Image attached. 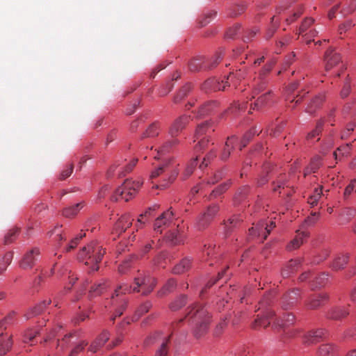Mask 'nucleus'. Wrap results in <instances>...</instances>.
Masks as SVG:
<instances>
[{"mask_svg": "<svg viewBox=\"0 0 356 356\" xmlns=\"http://www.w3.org/2000/svg\"><path fill=\"white\" fill-rule=\"evenodd\" d=\"M105 254L106 249L99 243L92 241L79 251L77 258L79 261L88 266L89 273H92L99 270V264Z\"/></svg>", "mask_w": 356, "mask_h": 356, "instance_id": "obj_1", "label": "nucleus"}, {"mask_svg": "<svg viewBox=\"0 0 356 356\" xmlns=\"http://www.w3.org/2000/svg\"><path fill=\"white\" fill-rule=\"evenodd\" d=\"M188 315L194 335L200 337L205 334L209 330L211 318L207 309L204 307L195 305Z\"/></svg>", "mask_w": 356, "mask_h": 356, "instance_id": "obj_2", "label": "nucleus"}, {"mask_svg": "<svg viewBox=\"0 0 356 356\" xmlns=\"http://www.w3.org/2000/svg\"><path fill=\"white\" fill-rule=\"evenodd\" d=\"M273 299V293H268L259 302V309H261L262 311L261 314L257 315V318L252 324L254 329L265 328L270 325V321L275 316V312L266 307L272 302Z\"/></svg>", "mask_w": 356, "mask_h": 356, "instance_id": "obj_3", "label": "nucleus"}, {"mask_svg": "<svg viewBox=\"0 0 356 356\" xmlns=\"http://www.w3.org/2000/svg\"><path fill=\"white\" fill-rule=\"evenodd\" d=\"M177 175L178 171L176 169V166L172 164L169 161L160 164L152 170L150 175V179H154L160 178L162 175H168V178H165L164 182L157 183L156 185V188L164 189L174 182Z\"/></svg>", "mask_w": 356, "mask_h": 356, "instance_id": "obj_4", "label": "nucleus"}, {"mask_svg": "<svg viewBox=\"0 0 356 356\" xmlns=\"http://www.w3.org/2000/svg\"><path fill=\"white\" fill-rule=\"evenodd\" d=\"M156 285V279L148 273L138 270L134 279L133 292L141 293L143 296L149 294Z\"/></svg>", "mask_w": 356, "mask_h": 356, "instance_id": "obj_5", "label": "nucleus"}, {"mask_svg": "<svg viewBox=\"0 0 356 356\" xmlns=\"http://www.w3.org/2000/svg\"><path fill=\"white\" fill-rule=\"evenodd\" d=\"M143 181L138 179L136 181L127 179L122 184V188H117L111 197V200L118 201L120 198L126 202L132 199L138 193L143 185Z\"/></svg>", "mask_w": 356, "mask_h": 356, "instance_id": "obj_6", "label": "nucleus"}, {"mask_svg": "<svg viewBox=\"0 0 356 356\" xmlns=\"http://www.w3.org/2000/svg\"><path fill=\"white\" fill-rule=\"evenodd\" d=\"M275 65V60H272L266 63V65L259 72L257 79L255 80V83L253 85L252 89V98H255V96L259 95L261 92L264 91L268 83L266 77L268 76L270 72L272 71L273 67Z\"/></svg>", "mask_w": 356, "mask_h": 356, "instance_id": "obj_7", "label": "nucleus"}, {"mask_svg": "<svg viewBox=\"0 0 356 356\" xmlns=\"http://www.w3.org/2000/svg\"><path fill=\"white\" fill-rule=\"evenodd\" d=\"M219 211L220 207L218 204L209 205L206 210L197 218L195 222L196 229L198 230L206 229L217 216Z\"/></svg>", "mask_w": 356, "mask_h": 356, "instance_id": "obj_8", "label": "nucleus"}, {"mask_svg": "<svg viewBox=\"0 0 356 356\" xmlns=\"http://www.w3.org/2000/svg\"><path fill=\"white\" fill-rule=\"evenodd\" d=\"M234 76H235L233 74H229L227 77V81H225L224 80L220 81L219 79L215 77L209 78L202 84L201 89L204 92L225 90V88L229 86L228 84V81L230 80L232 81Z\"/></svg>", "mask_w": 356, "mask_h": 356, "instance_id": "obj_9", "label": "nucleus"}, {"mask_svg": "<svg viewBox=\"0 0 356 356\" xmlns=\"http://www.w3.org/2000/svg\"><path fill=\"white\" fill-rule=\"evenodd\" d=\"M173 220V212L171 209L164 211L155 220L154 224V230L156 233L161 234L163 229L165 228L172 223Z\"/></svg>", "mask_w": 356, "mask_h": 356, "instance_id": "obj_10", "label": "nucleus"}, {"mask_svg": "<svg viewBox=\"0 0 356 356\" xmlns=\"http://www.w3.org/2000/svg\"><path fill=\"white\" fill-rule=\"evenodd\" d=\"M191 120V116L182 115L176 118L169 129V134L172 137L177 136L185 129Z\"/></svg>", "mask_w": 356, "mask_h": 356, "instance_id": "obj_11", "label": "nucleus"}, {"mask_svg": "<svg viewBox=\"0 0 356 356\" xmlns=\"http://www.w3.org/2000/svg\"><path fill=\"white\" fill-rule=\"evenodd\" d=\"M275 227V223L273 221H270V225L265 221H260L255 227L249 229V232L250 234H257L259 236H263V240H265Z\"/></svg>", "mask_w": 356, "mask_h": 356, "instance_id": "obj_12", "label": "nucleus"}, {"mask_svg": "<svg viewBox=\"0 0 356 356\" xmlns=\"http://www.w3.org/2000/svg\"><path fill=\"white\" fill-rule=\"evenodd\" d=\"M40 252L38 248H34L27 252L22 259L19 266L23 269H30L35 264Z\"/></svg>", "mask_w": 356, "mask_h": 356, "instance_id": "obj_13", "label": "nucleus"}, {"mask_svg": "<svg viewBox=\"0 0 356 356\" xmlns=\"http://www.w3.org/2000/svg\"><path fill=\"white\" fill-rule=\"evenodd\" d=\"M324 61L325 70L330 71L341 62V57L332 49H329L325 53Z\"/></svg>", "mask_w": 356, "mask_h": 356, "instance_id": "obj_14", "label": "nucleus"}, {"mask_svg": "<svg viewBox=\"0 0 356 356\" xmlns=\"http://www.w3.org/2000/svg\"><path fill=\"white\" fill-rule=\"evenodd\" d=\"M330 299L327 293L314 294L309 296L307 301V307L311 309H316L324 305Z\"/></svg>", "mask_w": 356, "mask_h": 356, "instance_id": "obj_15", "label": "nucleus"}, {"mask_svg": "<svg viewBox=\"0 0 356 356\" xmlns=\"http://www.w3.org/2000/svg\"><path fill=\"white\" fill-rule=\"evenodd\" d=\"M348 306H335L330 308L326 314V317L328 319L334 320V321H341L345 318H346L349 314Z\"/></svg>", "mask_w": 356, "mask_h": 356, "instance_id": "obj_16", "label": "nucleus"}, {"mask_svg": "<svg viewBox=\"0 0 356 356\" xmlns=\"http://www.w3.org/2000/svg\"><path fill=\"white\" fill-rule=\"evenodd\" d=\"M327 334V331L320 328L311 330L303 336L302 342L306 345H312L319 342Z\"/></svg>", "mask_w": 356, "mask_h": 356, "instance_id": "obj_17", "label": "nucleus"}, {"mask_svg": "<svg viewBox=\"0 0 356 356\" xmlns=\"http://www.w3.org/2000/svg\"><path fill=\"white\" fill-rule=\"evenodd\" d=\"M133 220L134 219L130 214L126 213L122 215L115 222L113 232L118 235H120L131 227Z\"/></svg>", "mask_w": 356, "mask_h": 356, "instance_id": "obj_18", "label": "nucleus"}, {"mask_svg": "<svg viewBox=\"0 0 356 356\" xmlns=\"http://www.w3.org/2000/svg\"><path fill=\"white\" fill-rule=\"evenodd\" d=\"M238 143V138L236 136H232L228 137L225 147L222 150V152L220 155V159L222 161H226L229 159L231 155L232 150L234 149L235 146Z\"/></svg>", "mask_w": 356, "mask_h": 356, "instance_id": "obj_19", "label": "nucleus"}, {"mask_svg": "<svg viewBox=\"0 0 356 356\" xmlns=\"http://www.w3.org/2000/svg\"><path fill=\"white\" fill-rule=\"evenodd\" d=\"M214 131L213 124L209 121H205L197 125L195 132V141L200 138L207 137Z\"/></svg>", "mask_w": 356, "mask_h": 356, "instance_id": "obj_20", "label": "nucleus"}, {"mask_svg": "<svg viewBox=\"0 0 356 356\" xmlns=\"http://www.w3.org/2000/svg\"><path fill=\"white\" fill-rule=\"evenodd\" d=\"M218 107V103L216 101H209L202 104L197 113L198 118H202L211 114Z\"/></svg>", "mask_w": 356, "mask_h": 356, "instance_id": "obj_21", "label": "nucleus"}, {"mask_svg": "<svg viewBox=\"0 0 356 356\" xmlns=\"http://www.w3.org/2000/svg\"><path fill=\"white\" fill-rule=\"evenodd\" d=\"M308 237L309 232L297 231L295 238L287 245V249L292 250L298 248Z\"/></svg>", "mask_w": 356, "mask_h": 356, "instance_id": "obj_22", "label": "nucleus"}, {"mask_svg": "<svg viewBox=\"0 0 356 356\" xmlns=\"http://www.w3.org/2000/svg\"><path fill=\"white\" fill-rule=\"evenodd\" d=\"M302 259L300 258H296L291 259L286 264V266L282 270L281 274L284 277H286L291 275V274L295 273L299 269L301 266Z\"/></svg>", "mask_w": 356, "mask_h": 356, "instance_id": "obj_23", "label": "nucleus"}, {"mask_svg": "<svg viewBox=\"0 0 356 356\" xmlns=\"http://www.w3.org/2000/svg\"><path fill=\"white\" fill-rule=\"evenodd\" d=\"M191 259L188 257H185L173 267L172 273L176 275L183 274L191 268Z\"/></svg>", "mask_w": 356, "mask_h": 356, "instance_id": "obj_24", "label": "nucleus"}, {"mask_svg": "<svg viewBox=\"0 0 356 356\" xmlns=\"http://www.w3.org/2000/svg\"><path fill=\"white\" fill-rule=\"evenodd\" d=\"M110 288V283L108 280H103L97 284H95L89 291V296L90 298L100 296Z\"/></svg>", "mask_w": 356, "mask_h": 356, "instance_id": "obj_25", "label": "nucleus"}, {"mask_svg": "<svg viewBox=\"0 0 356 356\" xmlns=\"http://www.w3.org/2000/svg\"><path fill=\"white\" fill-rule=\"evenodd\" d=\"M273 93L272 91H268L261 95L254 103V109H259L268 105L273 100Z\"/></svg>", "mask_w": 356, "mask_h": 356, "instance_id": "obj_26", "label": "nucleus"}, {"mask_svg": "<svg viewBox=\"0 0 356 356\" xmlns=\"http://www.w3.org/2000/svg\"><path fill=\"white\" fill-rule=\"evenodd\" d=\"M325 99V95L324 93H319L316 95L307 105L306 112L311 114L315 112V111L322 105Z\"/></svg>", "mask_w": 356, "mask_h": 356, "instance_id": "obj_27", "label": "nucleus"}, {"mask_svg": "<svg viewBox=\"0 0 356 356\" xmlns=\"http://www.w3.org/2000/svg\"><path fill=\"white\" fill-rule=\"evenodd\" d=\"M295 321V316L293 314H285L281 320H277L273 323V327L274 329L286 327L293 325Z\"/></svg>", "mask_w": 356, "mask_h": 356, "instance_id": "obj_28", "label": "nucleus"}, {"mask_svg": "<svg viewBox=\"0 0 356 356\" xmlns=\"http://www.w3.org/2000/svg\"><path fill=\"white\" fill-rule=\"evenodd\" d=\"M231 184V180H227V181L220 184L211 191V193L208 196V200H212L213 199L218 198L230 187Z\"/></svg>", "mask_w": 356, "mask_h": 356, "instance_id": "obj_29", "label": "nucleus"}, {"mask_svg": "<svg viewBox=\"0 0 356 356\" xmlns=\"http://www.w3.org/2000/svg\"><path fill=\"white\" fill-rule=\"evenodd\" d=\"M51 303V300H43L39 302L38 305L34 306L33 307L30 308L26 314H25L27 318H32L35 316L40 314L47 305Z\"/></svg>", "mask_w": 356, "mask_h": 356, "instance_id": "obj_30", "label": "nucleus"}, {"mask_svg": "<svg viewBox=\"0 0 356 356\" xmlns=\"http://www.w3.org/2000/svg\"><path fill=\"white\" fill-rule=\"evenodd\" d=\"M322 165L321 158L318 156L313 157L309 164L306 167L304 170V176L316 172Z\"/></svg>", "mask_w": 356, "mask_h": 356, "instance_id": "obj_31", "label": "nucleus"}, {"mask_svg": "<svg viewBox=\"0 0 356 356\" xmlns=\"http://www.w3.org/2000/svg\"><path fill=\"white\" fill-rule=\"evenodd\" d=\"M349 260L348 254H341L337 257L332 264V268L334 270H339L345 268Z\"/></svg>", "mask_w": 356, "mask_h": 356, "instance_id": "obj_32", "label": "nucleus"}, {"mask_svg": "<svg viewBox=\"0 0 356 356\" xmlns=\"http://www.w3.org/2000/svg\"><path fill=\"white\" fill-rule=\"evenodd\" d=\"M84 207V202H79L74 205L67 207L63 210V215L66 218L75 216Z\"/></svg>", "mask_w": 356, "mask_h": 356, "instance_id": "obj_33", "label": "nucleus"}, {"mask_svg": "<svg viewBox=\"0 0 356 356\" xmlns=\"http://www.w3.org/2000/svg\"><path fill=\"white\" fill-rule=\"evenodd\" d=\"M12 341L10 336L0 335V356L6 354L12 346Z\"/></svg>", "mask_w": 356, "mask_h": 356, "instance_id": "obj_34", "label": "nucleus"}, {"mask_svg": "<svg viewBox=\"0 0 356 356\" xmlns=\"http://www.w3.org/2000/svg\"><path fill=\"white\" fill-rule=\"evenodd\" d=\"M246 8L247 5L244 2L233 4L228 8V15L230 17H237L242 14Z\"/></svg>", "mask_w": 356, "mask_h": 356, "instance_id": "obj_35", "label": "nucleus"}, {"mask_svg": "<svg viewBox=\"0 0 356 356\" xmlns=\"http://www.w3.org/2000/svg\"><path fill=\"white\" fill-rule=\"evenodd\" d=\"M166 240L172 245H177L184 243V238L178 231H172L166 235Z\"/></svg>", "mask_w": 356, "mask_h": 356, "instance_id": "obj_36", "label": "nucleus"}, {"mask_svg": "<svg viewBox=\"0 0 356 356\" xmlns=\"http://www.w3.org/2000/svg\"><path fill=\"white\" fill-rule=\"evenodd\" d=\"M152 304L149 301H146L144 303L141 304L138 308L136 309L135 314L132 317L131 321H136L139 319V318L143 314L147 313L149 310L152 308Z\"/></svg>", "mask_w": 356, "mask_h": 356, "instance_id": "obj_37", "label": "nucleus"}, {"mask_svg": "<svg viewBox=\"0 0 356 356\" xmlns=\"http://www.w3.org/2000/svg\"><path fill=\"white\" fill-rule=\"evenodd\" d=\"M133 292V286H129L127 284H121L117 289L115 290L114 293L111 296L113 304H115L118 302L117 298L121 293H129Z\"/></svg>", "mask_w": 356, "mask_h": 356, "instance_id": "obj_38", "label": "nucleus"}, {"mask_svg": "<svg viewBox=\"0 0 356 356\" xmlns=\"http://www.w3.org/2000/svg\"><path fill=\"white\" fill-rule=\"evenodd\" d=\"M356 215V210L353 208H345L340 214V221L344 224L350 222Z\"/></svg>", "mask_w": 356, "mask_h": 356, "instance_id": "obj_39", "label": "nucleus"}, {"mask_svg": "<svg viewBox=\"0 0 356 356\" xmlns=\"http://www.w3.org/2000/svg\"><path fill=\"white\" fill-rule=\"evenodd\" d=\"M177 286V281L174 278L169 279L163 288L158 292L159 296H162L172 292Z\"/></svg>", "mask_w": 356, "mask_h": 356, "instance_id": "obj_40", "label": "nucleus"}, {"mask_svg": "<svg viewBox=\"0 0 356 356\" xmlns=\"http://www.w3.org/2000/svg\"><path fill=\"white\" fill-rule=\"evenodd\" d=\"M13 258V252H8L0 259V273L6 271L7 267L10 264Z\"/></svg>", "mask_w": 356, "mask_h": 356, "instance_id": "obj_41", "label": "nucleus"}, {"mask_svg": "<svg viewBox=\"0 0 356 356\" xmlns=\"http://www.w3.org/2000/svg\"><path fill=\"white\" fill-rule=\"evenodd\" d=\"M258 130L255 128L250 129L248 132H246L240 142V150H242L243 147H245L247 144L252 139V138L257 134Z\"/></svg>", "mask_w": 356, "mask_h": 356, "instance_id": "obj_42", "label": "nucleus"}, {"mask_svg": "<svg viewBox=\"0 0 356 356\" xmlns=\"http://www.w3.org/2000/svg\"><path fill=\"white\" fill-rule=\"evenodd\" d=\"M159 126L157 123H152L150 124L145 131L143 134L141 138H150V137H155L159 135Z\"/></svg>", "mask_w": 356, "mask_h": 356, "instance_id": "obj_43", "label": "nucleus"}, {"mask_svg": "<svg viewBox=\"0 0 356 356\" xmlns=\"http://www.w3.org/2000/svg\"><path fill=\"white\" fill-rule=\"evenodd\" d=\"M19 229L17 227H13L8 231L3 238V243L8 245L12 243L18 236Z\"/></svg>", "mask_w": 356, "mask_h": 356, "instance_id": "obj_44", "label": "nucleus"}, {"mask_svg": "<svg viewBox=\"0 0 356 356\" xmlns=\"http://www.w3.org/2000/svg\"><path fill=\"white\" fill-rule=\"evenodd\" d=\"M328 277L329 275L325 273L318 275V277L315 278V280L313 281V284H312V289L324 286L327 284Z\"/></svg>", "mask_w": 356, "mask_h": 356, "instance_id": "obj_45", "label": "nucleus"}, {"mask_svg": "<svg viewBox=\"0 0 356 356\" xmlns=\"http://www.w3.org/2000/svg\"><path fill=\"white\" fill-rule=\"evenodd\" d=\"M187 297L186 296H181L176 298L170 305V308L172 311H177L182 308L186 304Z\"/></svg>", "mask_w": 356, "mask_h": 356, "instance_id": "obj_46", "label": "nucleus"}, {"mask_svg": "<svg viewBox=\"0 0 356 356\" xmlns=\"http://www.w3.org/2000/svg\"><path fill=\"white\" fill-rule=\"evenodd\" d=\"M351 149V144L347 143L346 145L339 147L334 152V156L336 160H338V155L341 156H348L350 154Z\"/></svg>", "mask_w": 356, "mask_h": 356, "instance_id": "obj_47", "label": "nucleus"}, {"mask_svg": "<svg viewBox=\"0 0 356 356\" xmlns=\"http://www.w3.org/2000/svg\"><path fill=\"white\" fill-rule=\"evenodd\" d=\"M336 347L332 344H323L319 348V354L321 356H332L336 353Z\"/></svg>", "mask_w": 356, "mask_h": 356, "instance_id": "obj_48", "label": "nucleus"}, {"mask_svg": "<svg viewBox=\"0 0 356 356\" xmlns=\"http://www.w3.org/2000/svg\"><path fill=\"white\" fill-rule=\"evenodd\" d=\"M170 337V335L168 337L163 339L160 347L156 351L154 356H166L168 355V343H169Z\"/></svg>", "mask_w": 356, "mask_h": 356, "instance_id": "obj_49", "label": "nucleus"}, {"mask_svg": "<svg viewBox=\"0 0 356 356\" xmlns=\"http://www.w3.org/2000/svg\"><path fill=\"white\" fill-rule=\"evenodd\" d=\"M323 124L324 121L323 120L318 121L316 128L308 134L307 139L313 140L318 137L323 129Z\"/></svg>", "mask_w": 356, "mask_h": 356, "instance_id": "obj_50", "label": "nucleus"}, {"mask_svg": "<svg viewBox=\"0 0 356 356\" xmlns=\"http://www.w3.org/2000/svg\"><path fill=\"white\" fill-rule=\"evenodd\" d=\"M216 157V151L214 149L211 150L204 156L203 161L200 164L199 168L201 170L206 168L208 166L209 163L211 162V161H212Z\"/></svg>", "mask_w": 356, "mask_h": 356, "instance_id": "obj_51", "label": "nucleus"}, {"mask_svg": "<svg viewBox=\"0 0 356 356\" xmlns=\"http://www.w3.org/2000/svg\"><path fill=\"white\" fill-rule=\"evenodd\" d=\"M15 313H8L2 320L0 321V329H6V327L14 322Z\"/></svg>", "mask_w": 356, "mask_h": 356, "instance_id": "obj_52", "label": "nucleus"}, {"mask_svg": "<svg viewBox=\"0 0 356 356\" xmlns=\"http://www.w3.org/2000/svg\"><path fill=\"white\" fill-rule=\"evenodd\" d=\"M323 193V187L321 186L318 188H316L314 195H311L308 199V203L312 206L314 207L317 204L321 194Z\"/></svg>", "mask_w": 356, "mask_h": 356, "instance_id": "obj_53", "label": "nucleus"}, {"mask_svg": "<svg viewBox=\"0 0 356 356\" xmlns=\"http://www.w3.org/2000/svg\"><path fill=\"white\" fill-rule=\"evenodd\" d=\"M197 162V156H196L195 159H192L190 163L187 165L183 176L184 179H187L189 177L192 173L193 172Z\"/></svg>", "mask_w": 356, "mask_h": 356, "instance_id": "obj_54", "label": "nucleus"}, {"mask_svg": "<svg viewBox=\"0 0 356 356\" xmlns=\"http://www.w3.org/2000/svg\"><path fill=\"white\" fill-rule=\"evenodd\" d=\"M135 256H131L129 259L124 260L118 267V271L120 274H126L131 267V261L135 259Z\"/></svg>", "mask_w": 356, "mask_h": 356, "instance_id": "obj_55", "label": "nucleus"}, {"mask_svg": "<svg viewBox=\"0 0 356 356\" xmlns=\"http://www.w3.org/2000/svg\"><path fill=\"white\" fill-rule=\"evenodd\" d=\"M191 84H187L183 87L181 90H180L177 95L174 97V102L179 103L191 90Z\"/></svg>", "mask_w": 356, "mask_h": 356, "instance_id": "obj_56", "label": "nucleus"}, {"mask_svg": "<svg viewBox=\"0 0 356 356\" xmlns=\"http://www.w3.org/2000/svg\"><path fill=\"white\" fill-rule=\"evenodd\" d=\"M38 334V331L37 330L29 329L26 330L23 336V341L31 343Z\"/></svg>", "mask_w": 356, "mask_h": 356, "instance_id": "obj_57", "label": "nucleus"}, {"mask_svg": "<svg viewBox=\"0 0 356 356\" xmlns=\"http://www.w3.org/2000/svg\"><path fill=\"white\" fill-rule=\"evenodd\" d=\"M278 27V20L275 16L271 18V26L266 31V38H270L275 33L276 29Z\"/></svg>", "mask_w": 356, "mask_h": 356, "instance_id": "obj_58", "label": "nucleus"}, {"mask_svg": "<svg viewBox=\"0 0 356 356\" xmlns=\"http://www.w3.org/2000/svg\"><path fill=\"white\" fill-rule=\"evenodd\" d=\"M86 234L85 233H80L79 234H78L76 236H75L74 238H73L70 243L68 244V245L65 248V250L66 252H70L71 251L72 249L75 248L78 243H79V241H81V239L85 236Z\"/></svg>", "mask_w": 356, "mask_h": 356, "instance_id": "obj_59", "label": "nucleus"}, {"mask_svg": "<svg viewBox=\"0 0 356 356\" xmlns=\"http://www.w3.org/2000/svg\"><path fill=\"white\" fill-rule=\"evenodd\" d=\"M137 161V159H133L126 166L122 168L123 170H119V176L124 177L126 174L130 172L136 165Z\"/></svg>", "mask_w": 356, "mask_h": 356, "instance_id": "obj_60", "label": "nucleus"}, {"mask_svg": "<svg viewBox=\"0 0 356 356\" xmlns=\"http://www.w3.org/2000/svg\"><path fill=\"white\" fill-rule=\"evenodd\" d=\"M240 223V219L236 216H232L225 222V225L228 231H231L234 227Z\"/></svg>", "mask_w": 356, "mask_h": 356, "instance_id": "obj_61", "label": "nucleus"}, {"mask_svg": "<svg viewBox=\"0 0 356 356\" xmlns=\"http://www.w3.org/2000/svg\"><path fill=\"white\" fill-rule=\"evenodd\" d=\"M61 227L62 226L60 225H56L53 230L47 233L48 236L51 237L53 234H55V240L61 241L65 238L62 235Z\"/></svg>", "mask_w": 356, "mask_h": 356, "instance_id": "obj_62", "label": "nucleus"}, {"mask_svg": "<svg viewBox=\"0 0 356 356\" xmlns=\"http://www.w3.org/2000/svg\"><path fill=\"white\" fill-rule=\"evenodd\" d=\"M355 26L354 22L352 19H348L343 23L339 26V33L340 35L346 33L348 30L351 29Z\"/></svg>", "mask_w": 356, "mask_h": 356, "instance_id": "obj_63", "label": "nucleus"}, {"mask_svg": "<svg viewBox=\"0 0 356 356\" xmlns=\"http://www.w3.org/2000/svg\"><path fill=\"white\" fill-rule=\"evenodd\" d=\"M88 345V343L85 341H81L78 345H76L71 351L69 356H78L80 353H81L85 347Z\"/></svg>", "mask_w": 356, "mask_h": 356, "instance_id": "obj_64", "label": "nucleus"}]
</instances>
